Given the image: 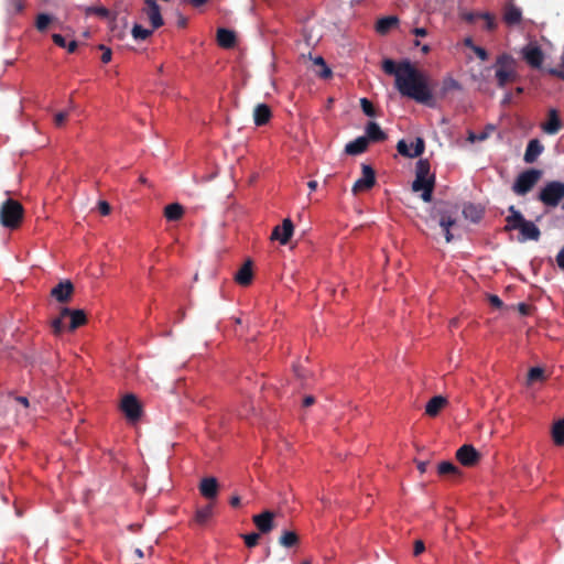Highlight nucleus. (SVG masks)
Masks as SVG:
<instances>
[{
  "mask_svg": "<svg viewBox=\"0 0 564 564\" xmlns=\"http://www.w3.org/2000/svg\"><path fill=\"white\" fill-rule=\"evenodd\" d=\"M184 3H189L195 8L204 6L208 0H182Z\"/></svg>",
  "mask_w": 564,
  "mask_h": 564,
  "instance_id": "4d7b16f0",
  "label": "nucleus"
},
{
  "mask_svg": "<svg viewBox=\"0 0 564 564\" xmlns=\"http://www.w3.org/2000/svg\"><path fill=\"white\" fill-rule=\"evenodd\" d=\"M431 218L437 220L443 229L446 242L453 240L451 228L456 224L457 208L448 203H437L431 209Z\"/></svg>",
  "mask_w": 564,
  "mask_h": 564,
  "instance_id": "20e7f679",
  "label": "nucleus"
},
{
  "mask_svg": "<svg viewBox=\"0 0 564 564\" xmlns=\"http://www.w3.org/2000/svg\"><path fill=\"white\" fill-rule=\"evenodd\" d=\"M557 265L564 271V247L560 250L556 256Z\"/></svg>",
  "mask_w": 564,
  "mask_h": 564,
  "instance_id": "6e6d98bb",
  "label": "nucleus"
},
{
  "mask_svg": "<svg viewBox=\"0 0 564 564\" xmlns=\"http://www.w3.org/2000/svg\"><path fill=\"white\" fill-rule=\"evenodd\" d=\"M253 279L251 260H247L235 274V281L241 286H248Z\"/></svg>",
  "mask_w": 564,
  "mask_h": 564,
  "instance_id": "6ab92c4d",
  "label": "nucleus"
},
{
  "mask_svg": "<svg viewBox=\"0 0 564 564\" xmlns=\"http://www.w3.org/2000/svg\"><path fill=\"white\" fill-rule=\"evenodd\" d=\"M495 69V80L499 88H505L508 84L514 83L519 78L518 62L509 53L499 54L492 65Z\"/></svg>",
  "mask_w": 564,
  "mask_h": 564,
  "instance_id": "7ed1b4c3",
  "label": "nucleus"
},
{
  "mask_svg": "<svg viewBox=\"0 0 564 564\" xmlns=\"http://www.w3.org/2000/svg\"><path fill=\"white\" fill-rule=\"evenodd\" d=\"M332 76V69L326 64L325 59L319 56V78L329 79Z\"/></svg>",
  "mask_w": 564,
  "mask_h": 564,
  "instance_id": "a19ab883",
  "label": "nucleus"
},
{
  "mask_svg": "<svg viewBox=\"0 0 564 564\" xmlns=\"http://www.w3.org/2000/svg\"><path fill=\"white\" fill-rule=\"evenodd\" d=\"M52 40L57 46L63 47V48L66 47L67 43L63 35L55 33L52 35Z\"/></svg>",
  "mask_w": 564,
  "mask_h": 564,
  "instance_id": "3c124183",
  "label": "nucleus"
},
{
  "mask_svg": "<svg viewBox=\"0 0 564 564\" xmlns=\"http://www.w3.org/2000/svg\"><path fill=\"white\" fill-rule=\"evenodd\" d=\"M132 36L134 40L137 41H144L147 40L148 37H150L153 33V29L152 30H148V29H144L142 25L140 24H134L133 28H132Z\"/></svg>",
  "mask_w": 564,
  "mask_h": 564,
  "instance_id": "f704fd0d",
  "label": "nucleus"
},
{
  "mask_svg": "<svg viewBox=\"0 0 564 564\" xmlns=\"http://www.w3.org/2000/svg\"><path fill=\"white\" fill-rule=\"evenodd\" d=\"M562 129V121L555 109H550L547 120L542 124V130L547 134H556Z\"/></svg>",
  "mask_w": 564,
  "mask_h": 564,
  "instance_id": "aec40b11",
  "label": "nucleus"
},
{
  "mask_svg": "<svg viewBox=\"0 0 564 564\" xmlns=\"http://www.w3.org/2000/svg\"><path fill=\"white\" fill-rule=\"evenodd\" d=\"M466 218H470L474 223L478 221L481 217V213L477 210L473 205H469L463 210Z\"/></svg>",
  "mask_w": 564,
  "mask_h": 564,
  "instance_id": "58836bf2",
  "label": "nucleus"
},
{
  "mask_svg": "<svg viewBox=\"0 0 564 564\" xmlns=\"http://www.w3.org/2000/svg\"><path fill=\"white\" fill-rule=\"evenodd\" d=\"M98 48L102 51L101 62L105 63V64L109 63L111 61V56H112L111 50L106 47L102 44H100L98 46Z\"/></svg>",
  "mask_w": 564,
  "mask_h": 564,
  "instance_id": "a18cd8bd",
  "label": "nucleus"
},
{
  "mask_svg": "<svg viewBox=\"0 0 564 564\" xmlns=\"http://www.w3.org/2000/svg\"><path fill=\"white\" fill-rule=\"evenodd\" d=\"M294 226L291 219L285 218L281 226H275L271 234L272 240H278L281 245H286L292 235H293Z\"/></svg>",
  "mask_w": 564,
  "mask_h": 564,
  "instance_id": "dca6fc26",
  "label": "nucleus"
},
{
  "mask_svg": "<svg viewBox=\"0 0 564 564\" xmlns=\"http://www.w3.org/2000/svg\"><path fill=\"white\" fill-rule=\"evenodd\" d=\"M382 69L386 74L395 77V87L402 96L421 104H427L431 100L432 94L423 75L410 61L404 59L397 64L394 61L386 58L382 62Z\"/></svg>",
  "mask_w": 564,
  "mask_h": 564,
  "instance_id": "f257e3e1",
  "label": "nucleus"
},
{
  "mask_svg": "<svg viewBox=\"0 0 564 564\" xmlns=\"http://www.w3.org/2000/svg\"><path fill=\"white\" fill-rule=\"evenodd\" d=\"M200 495L207 500H216L219 492V484L215 477H205L198 485Z\"/></svg>",
  "mask_w": 564,
  "mask_h": 564,
  "instance_id": "f3484780",
  "label": "nucleus"
},
{
  "mask_svg": "<svg viewBox=\"0 0 564 564\" xmlns=\"http://www.w3.org/2000/svg\"><path fill=\"white\" fill-rule=\"evenodd\" d=\"M360 106L366 116H368V117L376 116L375 107H373L372 102L370 100H368L367 98L360 99Z\"/></svg>",
  "mask_w": 564,
  "mask_h": 564,
  "instance_id": "ea45409f",
  "label": "nucleus"
},
{
  "mask_svg": "<svg viewBox=\"0 0 564 564\" xmlns=\"http://www.w3.org/2000/svg\"><path fill=\"white\" fill-rule=\"evenodd\" d=\"M77 42L76 41H70L68 44H66V47L68 53H74L76 50H77Z\"/></svg>",
  "mask_w": 564,
  "mask_h": 564,
  "instance_id": "0e129e2a",
  "label": "nucleus"
},
{
  "mask_svg": "<svg viewBox=\"0 0 564 564\" xmlns=\"http://www.w3.org/2000/svg\"><path fill=\"white\" fill-rule=\"evenodd\" d=\"M271 116V109L265 104H258L253 109V121L258 127L267 124L270 121Z\"/></svg>",
  "mask_w": 564,
  "mask_h": 564,
  "instance_id": "4be33fe9",
  "label": "nucleus"
},
{
  "mask_svg": "<svg viewBox=\"0 0 564 564\" xmlns=\"http://www.w3.org/2000/svg\"><path fill=\"white\" fill-rule=\"evenodd\" d=\"M64 318L65 317H62V315H61L59 317L55 318L52 322V328H53L54 334L58 335L64 330V328H65Z\"/></svg>",
  "mask_w": 564,
  "mask_h": 564,
  "instance_id": "37998d69",
  "label": "nucleus"
},
{
  "mask_svg": "<svg viewBox=\"0 0 564 564\" xmlns=\"http://www.w3.org/2000/svg\"><path fill=\"white\" fill-rule=\"evenodd\" d=\"M184 215V207L178 203H173L164 208V217L170 221H177Z\"/></svg>",
  "mask_w": 564,
  "mask_h": 564,
  "instance_id": "c85d7f7f",
  "label": "nucleus"
},
{
  "mask_svg": "<svg viewBox=\"0 0 564 564\" xmlns=\"http://www.w3.org/2000/svg\"><path fill=\"white\" fill-rule=\"evenodd\" d=\"M522 58L525 63L535 69H540L544 62V53L536 43H529L521 50Z\"/></svg>",
  "mask_w": 564,
  "mask_h": 564,
  "instance_id": "6e6552de",
  "label": "nucleus"
},
{
  "mask_svg": "<svg viewBox=\"0 0 564 564\" xmlns=\"http://www.w3.org/2000/svg\"><path fill=\"white\" fill-rule=\"evenodd\" d=\"M489 303L495 308H501L503 305V302L498 295H489Z\"/></svg>",
  "mask_w": 564,
  "mask_h": 564,
  "instance_id": "603ef678",
  "label": "nucleus"
},
{
  "mask_svg": "<svg viewBox=\"0 0 564 564\" xmlns=\"http://www.w3.org/2000/svg\"><path fill=\"white\" fill-rule=\"evenodd\" d=\"M480 14H481V13H473V12H469V13L464 14V19H465L467 22H474L477 18H480Z\"/></svg>",
  "mask_w": 564,
  "mask_h": 564,
  "instance_id": "052dcab7",
  "label": "nucleus"
},
{
  "mask_svg": "<svg viewBox=\"0 0 564 564\" xmlns=\"http://www.w3.org/2000/svg\"><path fill=\"white\" fill-rule=\"evenodd\" d=\"M307 58L312 63L311 67L314 69V67L317 66V56H313V52L308 51Z\"/></svg>",
  "mask_w": 564,
  "mask_h": 564,
  "instance_id": "e2e57ef3",
  "label": "nucleus"
},
{
  "mask_svg": "<svg viewBox=\"0 0 564 564\" xmlns=\"http://www.w3.org/2000/svg\"><path fill=\"white\" fill-rule=\"evenodd\" d=\"M315 403V397L314 395H306L304 399H303V406L304 408H307V406H311Z\"/></svg>",
  "mask_w": 564,
  "mask_h": 564,
  "instance_id": "13d9d810",
  "label": "nucleus"
},
{
  "mask_svg": "<svg viewBox=\"0 0 564 564\" xmlns=\"http://www.w3.org/2000/svg\"><path fill=\"white\" fill-rule=\"evenodd\" d=\"M447 404L446 398L442 395L433 397L425 406V413L429 416H436L441 412V410Z\"/></svg>",
  "mask_w": 564,
  "mask_h": 564,
  "instance_id": "bb28decb",
  "label": "nucleus"
},
{
  "mask_svg": "<svg viewBox=\"0 0 564 564\" xmlns=\"http://www.w3.org/2000/svg\"><path fill=\"white\" fill-rule=\"evenodd\" d=\"M473 52L477 55V57L481 61H487L489 55L488 52L481 46H471Z\"/></svg>",
  "mask_w": 564,
  "mask_h": 564,
  "instance_id": "49530a36",
  "label": "nucleus"
},
{
  "mask_svg": "<svg viewBox=\"0 0 564 564\" xmlns=\"http://www.w3.org/2000/svg\"><path fill=\"white\" fill-rule=\"evenodd\" d=\"M365 138L368 139V142H382L387 139V134L382 131L380 126L375 122L370 121L368 122L366 127V135Z\"/></svg>",
  "mask_w": 564,
  "mask_h": 564,
  "instance_id": "393cba45",
  "label": "nucleus"
},
{
  "mask_svg": "<svg viewBox=\"0 0 564 564\" xmlns=\"http://www.w3.org/2000/svg\"><path fill=\"white\" fill-rule=\"evenodd\" d=\"M361 172L362 176L358 178L352 186L355 194L369 191L376 184V173L370 165L361 164Z\"/></svg>",
  "mask_w": 564,
  "mask_h": 564,
  "instance_id": "f8f14e48",
  "label": "nucleus"
},
{
  "mask_svg": "<svg viewBox=\"0 0 564 564\" xmlns=\"http://www.w3.org/2000/svg\"><path fill=\"white\" fill-rule=\"evenodd\" d=\"M74 293V285L69 280H65L55 285L51 295L59 303H67Z\"/></svg>",
  "mask_w": 564,
  "mask_h": 564,
  "instance_id": "a211bd4d",
  "label": "nucleus"
},
{
  "mask_svg": "<svg viewBox=\"0 0 564 564\" xmlns=\"http://www.w3.org/2000/svg\"><path fill=\"white\" fill-rule=\"evenodd\" d=\"M62 317H70L69 329L75 330L86 323V315L82 310H70L64 307L62 310Z\"/></svg>",
  "mask_w": 564,
  "mask_h": 564,
  "instance_id": "412c9836",
  "label": "nucleus"
},
{
  "mask_svg": "<svg viewBox=\"0 0 564 564\" xmlns=\"http://www.w3.org/2000/svg\"><path fill=\"white\" fill-rule=\"evenodd\" d=\"M24 216L22 204L13 198L6 199L0 206V224L11 230L20 227Z\"/></svg>",
  "mask_w": 564,
  "mask_h": 564,
  "instance_id": "39448f33",
  "label": "nucleus"
},
{
  "mask_svg": "<svg viewBox=\"0 0 564 564\" xmlns=\"http://www.w3.org/2000/svg\"><path fill=\"white\" fill-rule=\"evenodd\" d=\"M430 162L427 159H420L416 163L415 175L430 177Z\"/></svg>",
  "mask_w": 564,
  "mask_h": 564,
  "instance_id": "4c0bfd02",
  "label": "nucleus"
},
{
  "mask_svg": "<svg viewBox=\"0 0 564 564\" xmlns=\"http://www.w3.org/2000/svg\"><path fill=\"white\" fill-rule=\"evenodd\" d=\"M274 516V512L267 510L253 516L252 521L260 533L267 534L275 528Z\"/></svg>",
  "mask_w": 564,
  "mask_h": 564,
  "instance_id": "2eb2a0df",
  "label": "nucleus"
},
{
  "mask_svg": "<svg viewBox=\"0 0 564 564\" xmlns=\"http://www.w3.org/2000/svg\"><path fill=\"white\" fill-rule=\"evenodd\" d=\"M67 117H68V113L65 112V111L56 113L55 117H54L55 126L56 127H62L65 123Z\"/></svg>",
  "mask_w": 564,
  "mask_h": 564,
  "instance_id": "09e8293b",
  "label": "nucleus"
},
{
  "mask_svg": "<svg viewBox=\"0 0 564 564\" xmlns=\"http://www.w3.org/2000/svg\"><path fill=\"white\" fill-rule=\"evenodd\" d=\"M299 543V536L294 531H283L279 538V544L284 547H293Z\"/></svg>",
  "mask_w": 564,
  "mask_h": 564,
  "instance_id": "473e14b6",
  "label": "nucleus"
},
{
  "mask_svg": "<svg viewBox=\"0 0 564 564\" xmlns=\"http://www.w3.org/2000/svg\"><path fill=\"white\" fill-rule=\"evenodd\" d=\"M489 137L488 132L484 131V132H480V133H475V132H471L469 131L468 133V138L467 140L471 143L476 142V141H484L486 140L487 138Z\"/></svg>",
  "mask_w": 564,
  "mask_h": 564,
  "instance_id": "c03bdc74",
  "label": "nucleus"
},
{
  "mask_svg": "<svg viewBox=\"0 0 564 564\" xmlns=\"http://www.w3.org/2000/svg\"><path fill=\"white\" fill-rule=\"evenodd\" d=\"M425 550V545H424V542L422 540H416L414 542V550H413V554L415 556L420 555L421 553H423Z\"/></svg>",
  "mask_w": 564,
  "mask_h": 564,
  "instance_id": "864d4df0",
  "label": "nucleus"
},
{
  "mask_svg": "<svg viewBox=\"0 0 564 564\" xmlns=\"http://www.w3.org/2000/svg\"><path fill=\"white\" fill-rule=\"evenodd\" d=\"M217 43L223 48H231L236 45V34L234 31L220 28L217 30Z\"/></svg>",
  "mask_w": 564,
  "mask_h": 564,
  "instance_id": "a878e982",
  "label": "nucleus"
},
{
  "mask_svg": "<svg viewBox=\"0 0 564 564\" xmlns=\"http://www.w3.org/2000/svg\"><path fill=\"white\" fill-rule=\"evenodd\" d=\"M456 458L462 465L471 467L479 462L480 454L473 445L465 444L457 449Z\"/></svg>",
  "mask_w": 564,
  "mask_h": 564,
  "instance_id": "4468645a",
  "label": "nucleus"
},
{
  "mask_svg": "<svg viewBox=\"0 0 564 564\" xmlns=\"http://www.w3.org/2000/svg\"><path fill=\"white\" fill-rule=\"evenodd\" d=\"M521 20H522V12L518 7L510 4L506 8L505 13H503V21L508 25L519 24L521 22Z\"/></svg>",
  "mask_w": 564,
  "mask_h": 564,
  "instance_id": "cd10ccee",
  "label": "nucleus"
},
{
  "mask_svg": "<svg viewBox=\"0 0 564 564\" xmlns=\"http://www.w3.org/2000/svg\"><path fill=\"white\" fill-rule=\"evenodd\" d=\"M230 506L232 508H238L240 506V497L239 496H232L230 499Z\"/></svg>",
  "mask_w": 564,
  "mask_h": 564,
  "instance_id": "338daca9",
  "label": "nucleus"
},
{
  "mask_svg": "<svg viewBox=\"0 0 564 564\" xmlns=\"http://www.w3.org/2000/svg\"><path fill=\"white\" fill-rule=\"evenodd\" d=\"M369 147L368 139L364 135L358 137L345 147V152L349 155H358L367 151Z\"/></svg>",
  "mask_w": 564,
  "mask_h": 564,
  "instance_id": "b1692460",
  "label": "nucleus"
},
{
  "mask_svg": "<svg viewBox=\"0 0 564 564\" xmlns=\"http://www.w3.org/2000/svg\"><path fill=\"white\" fill-rule=\"evenodd\" d=\"M53 18L47 13H40L35 20V28L39 32H45Z\"/></svg>",
  "mask_w": 564,
  "mask_h": 564,
  "instance_id": "c9c22d12",
  "label": "nucleus"
},
{
  "mask_svg": "<svg viewBox=\"0 0 564 564\" xmlns=\"http://www.w3.org/2000/svg\"><path fill=\"white\" fill-rule=\"evenodd\" d=\"M412 32H413V34H414V35H416V36H421V37H423V36H426V35H427V30H426V29H424V28H415V29H413V31H412Z\"/></svg>",
  "mask_w": 564,
  "mask_h": 564,
  "instance_id": "680f3d73",
  "label": "nucleus"
},
{
  "mask_svg": "<svg viewBox=\"0 0 564 564\" xmlns=\"http://www.w3.org/2000/svg\"><path fill=\"white\" fill-rule=\"evenodd\" d=\"M437 473L441 476H459V468L452 462H442L437 466Z\"/></svg>",
  "mask_w": 564,
  "mask_h": 564,
  "instance_id": "2f4dec72",
  "label": "nucleus"
},
{
  "mask_svg": "<svg viewBox=\"0 0 564 564\" xmlns=\"http://www.w3.org/2000/svg\"><path fill=\"white\" fill-rule=\"evenodd\" d=\"M141 12L149 20L153 30H156L164 24L163 17L161 14V7L155 0H144Z\"/></svg>",
  "mask_w": 564,
  "mask_h": 564,
  "instance_id": "9d476101",
  "label": "nucleus"
},
{
  "mask_svg": "<svg viewBox=\"0 0 564 564\" xmlns=\"http://www.w3.org/2000/svg\"><path fill=\"white\" fill-rule=\"evenodd\" d=\"M398 23H399V20H398L397 17L390 15V17L381 18V19L378 20V22L376 24V31L379 34L384 35L392 28H394Z\"/></svg>",
  "mask_w": 564,
  "mask_h": 564,
  "instance_id": "c756f323",
  "label": "nucleus"
},
{
  "mask_svg": "<svg viewBox=\"0 0 564 564\" xmlns=\"http://www.w3.org/2000/svg\"><path fill=\"white\" fill-rule=\"evenodd\" d=\"M542 172L536 169H529L518 175L516 178L512 191L520 196L528 194L539 182Z\"/></svg>",
  "mask_w": 564,
  "mask_h": 564,
  "instance_id": "0eeeda50",
  "label": "nucleus"
},
{
  "mask_svg": "<svg viewBox=\"0 0 564 564\" xmlns=\"http://www.w3.org/2000/svg\"><path fill=\"white\" fill-rule=\"evenodd\" d=\"M98 210L102 216H107L110 214L111 207L106 200H100L98 203Z\"/></svg>",
  "mask_w": 564,
  "mask_h": 564,
  "instance_id": "8fccbe9b",
  "label": "nucleus"
},
{
  "mask_svg": "<svg viewBox=\"0 0 564 564\" xmlns=\"http://www.w3.org/2000/svg\"><path fill=\"white\" fill-rule=\"evenodd\" d=\"M546 72L551 76H554V77H557V78L564 80V70L558 69V68H549V69H546Z\"/></svg>",
  "mask_w": 564,
  "mask_h": 564,
  "instance_id": "5fc2aeb1",
  "label": "nucleus"
},
{
  "mask_svg": "<svg viewBox=\"0 0 564 564\" xmlns=\"http://www.w3.org/2000/svg\"><path fill=\"white\" fill-rule=\"evenodd\" d=\"M121 411L130 422H137L142 415V406L134 394H127L120 404Z\"/></svg>",
  "mask_w": 564,
  "mask_h": 564,
  "instance_id": "1a4fd4ad",
  "label": "nucleus"
},
{
  "mask_svg": "<svg viewBox=\"0 0 564 564\" xmlns=\"http://www.w3.org/2000/svg\"><path fill=\"white\" fill-rule=\"evenodd\" d=\"M15 400H17V402H19L23 406H25V408L29 406V400H28L26 397L19 395V397L15 398Z\"/></svg>",
  "mask_w": 564,
  "mask_h": 564,
  "instance_id": "774afa93",
  "label": "nucleus"
},
{
  "mask_svg": "<svg viewBox=\"0 0 564 564\" xmlns=\"http://www.w3.org/2000/svg\"><path fill=\"white\" fill-rule=\"evenodd\" d=\"M564 198V183L560 181H552L539 193V199L549 207H556Z\"/></svg>",
  "mask_w": 564,
  "mask_h": 564,
  "instance_id": "423d86ee",
  "label": "nucleus"
},
{
  "mask_svg": "<svg viewBox=\"0 0 564 564\" xmlns=\"http://www.w3.org/2000/svg\"><path fill=\"white\" fill-rule=\"evenodd\" d=\"M480 18H482L486 21V25L485 26H486L487 30H489V31L495 30L496 22H495L494 18L489 13H481Z\"/></svg>",
  "mask_w": 564,
  "mask_h": 564,
  "instance_id": "de8ad7c7",
  "label": "nucleus"
},
{
  "mask_svg": "<svg viewBox=\"0 0 564 564\" xmlns=\"http://www.w3.org/2000/svg\"><path fill=\"white\" fill-rule=\"evenodd\" d=\"M509 215L506 217L507 225L505 226L506 231L519 230L522 238L520 240H534L538 241L541 236L539 227L527 220L523 215L513 206L508 208Z\"/></svg>",
  "mask_w": 564,
  "mask_h": 564,
  "instance_id": "f03ea898",
  "label": "nucleus"
},
{
  "mask_svg": "<svg viewBox=\"0 0 564 564\" xmlns=\"http://www.w3.org/2000/svg\"><path fill=\"white\" fill-rule=\"evenodd\" d=\"M429 466V462L420 460L416 463V467L421 474L426 473Z\"/></svg>",
  "mask_w": 564,
  "mask_h": 564,
  "instance_id": "bf43d9fd",
  "label": "nucleus"
},
{
  "mask_svg": "<svg viewBox=\"0 0 564 564\" xmlns=\"http://www.w3.org/2000/svg\"><path fill=\"white\" fill-rule=\"evenodd\" d=\"M398 152L405 158H417L425 150V143L422 138H416L415 142L408 144L405 140H400L397 144Z\"/></svg>",
  "mask_w": 564,
  "mask_h": 564,
  "instance_id": "ddd939ff",
  "label": "nucleus"
},
{
  "mask_svg": "<svg viewBox=\"0 0 564 564\" xmlns=\"http://www.w3.org/2000/svg\"><path fill=\"white\" fill-rule=\"evenodd\" d=\"M552 437L556 445H564V419L554 423L552 429Z\"/></svg>",
  "mask_w": 564,
  "mask_h": 564,
  "instance_id": "72a5a7b5",
  "label": "nucleus"
},
{
  "mask_svg": "<svg viewBox=\"0 0 564 564\" xmlns=\"http://www.w3.org/2000/svg\"><path fill=\"white\" fill-rule=\"evenodd\" d=\"M242 538H243L245 544L248 547H254L259 543L260 533L252 532L249 534H243Z\"/></svg>",
  "mask_w": 564,
  "mask_h": 564,
  "instance_id": "79ce46f5",
  "label": "nucleus"
},
{
  "mask_svg": "<svg viewBox=\"0 0 564 564\" xmlns=\"http://www.w3.org/2000/svg\"><path fill=\"white\" fill-rule=\"evenodd\" d=\"M435 186V176L431 175L430 177L415 175V180L412 183L413 192H421V198L430 203L432 200V195Z\"/></svg>",
  "mask_w": 564,
  "mask_h": 564,
  "instance_id": "9b49d317",
  "label": "nucleus"
},
{
  "mask_svg": "<svg viewBox=\"0 0 564 564\" xmlns=\"http://www.w3.org/2000/svg\"><path fill=\"white\" fill-rule=\"evenodd\" d=\"M545 380L544 370L540 367H533L528 372V384H531L535 381H543Z\"/></svg>",
  "mask_w": 564,
  "mask_h": 564,
  "instance_id": "e433bc0d",
  "label": "nucleus"
},
{
  "mask_svg": "<svg viewBox=\"0 0 564 564\" xmlns=\"http://www.w3.org/2000/svg\"><path fill=\"white\" fill-rule=\"evenodd\" d=\"M543 150L544 147L538 139L530 140L524 152V161L527 163L535 162L538 156L543 152Z\"/></svg>",
  "mask_w": 564,
  "mask_h": 564,
  "instance_id": "5701e85b",
  "label": "nucleus"
},
{
  "mask_svg": "<svg viewBox=\"0 0 564 564\" xmlns=\"http://www.w3.org/2000/svg\"><path fill=\"white\" fill-rule=\"evenodd\" d=\"M213 517V503L198 508L195 512V522L199 525L206 524Z\"/></svg>",
  "mask_w": 564,
  "mask_h": 564,
  "instance_id": "7c9ffc66",
  "label": "nucleus"
},
{
  "mask_svg": "<svg viewBox=\"0 0 564 564\" xmlns=\"http://www.w3.org/2000/svg\"><path fill=\"white\" fill-rule=\"evenodd\" d=\"M13 4L15 12H21L24 9V3L22 0H15Z\"/></svg>",
  "mask_w": 564,
  "mask_h": 564,
  "instance_id": "69168bd1",
  "label": "nucleus"
}]
</instances>
